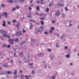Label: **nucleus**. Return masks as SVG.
<instances>
[{"instance_id": "nucleus-31", "label": "nucleus", "mask_w": 79, "mask_h": 79, "mask_svg": "<svg viewBox=\"0 0 79 79\" xmlns=\"http://www.w3.org/2000/svg\"><path fill=\"white\" fill-rule=\"evenodd\" d=\"M62 16H63V18H65V14H62Z\"/></svg>"}, {"instance_id": "nucleus-8", "label": "nucleus", "mask_w": 79, "mask_h": 79, "mask_svg": "<svg viewBox=\"0 0 79 79\" xmlns=\"http://www.w3.org/2000/svg\"><path fill=\"white\" fill-rule=\"evenodd\" d=\"M3 14H4V15H5V18H8V16H7V15H8V14L6 12H4Z\"/></svg>"}, {"instance_id": "nucleus-12", "label": "nucleus", "mask_w": 79, "mask_h": 79, "mask_svg": "<svg viewBox=\"0 0 79 79\" xmlns=\"http://www.w3.org/2000/svg\"><path fill=\"white\" fill-rule=\"evenodd\" d=\"M36 8V10L38 11H39V10H40V7H39V6H37Z\"/></svg>"}, {"instance_id": "nucleus-11", "label": "nucleus", "mask_w": 79, "mask_h": 79, "mask_svg": "<svg viewBox=\"0 0 79 79\" xmlns=\"http://www.w3.org/2000/svg\"><path fill=\"white\" fill-rule=\"evenodd\" d=\"M30 25L29 29H32V23H30Z\"/></svg>"}, {"instance_id": "nucleus-2", "label": "nucleus", "mask_w": 79, "mask_h": 79, "mask_svg": "<svg viewBox=\"0 0 79 79\" xmlns=\"http://www.w3.org/2000/svg\"><path fill=\"white\" fill-rule=\"evenodd\" d=\"M15 35L17 36H20V35H23V33L21 32V31H17L15 33Z\"/></svg>"}, {"instance_id": "nucleus-35", "label": "nucleus", "mask_w": 79, "mask_h": 79, "mask_svg": "<svg viewBox=\"0 0 79 79\" xmlns=\"http://www.w3.org/2000/svg\"><path fill=\"white\" fill-rule=\"evenodd\" d=\"M48 52H52V49H48Z\"/></svg>"}, {"instance_id": "nucleus-37", "label": "nucleus", "mask_w": 79, "mask_h": 79, "mask_svg": "<svg viewBox=\"0 0 79 79\" xmlns=\"http://www.w3.org/2000/svg\"><path fill=\"white\" fill-rule=\"evenodd\" d=\"M36 15H37L38 16H39L40 15V14H39L38 12H36Z\"/></svg>"}, {"instance_id": "nucleus-29", "label": "nucleus", "mask_w": 79, "mask_h": 79, "mask_svg": "<svg viewBox=\"0 0 79 79\" xmlns=\"http://www.w3.org/2000/svg\"><path fill=\"white\" fill-rule=\"evenodd\" d=\"M7 47L8 48H10V47H11V45H10V44H9L7 46Z\"/></svg>"}, {"instance_id": "nucleus-48", "label": "nucleus", "mask_w": 79, "mask_h": 79, "mask_svg": "<svg viewBox=\"0 0 79 79\" xmlns=\"http://www.w3.org/2000/svg\"><path fill=\"white\" fill-rule=\"evenodd\" d=\"M35 73V72H34V71H33L31 73L32 74H34Z\"/></svg>"}, {"instance_id": "nucleus-34", "label": "nucleus", "mask_w": 79, "mask_h": 79, "mask_svg": "<svg viewBox=\"0 0 79 79\" xmlns=\"http://www.w3.org/2000/svg\"><path fill=\"white\" fill-rule=\"evenodd\" d=\"M52 24H54L55 23V21L52 20Z\"/></svg>"}, {"instance_id": "nucleus-33", "label": "nucleus", "mask_w": 79, "mask_h": 79, "mask_svg": "<svg viewBox=\"0 0 79 79\" xmlns=\"http://www.w3.org/2000/svg\"><path fill=\"white\" fill-rule=\"evenodd\" d=\"M40 16H43L44 15V14L43 13H41L40 14Z\"/></svg>"}, {"instance_id": "nucleus-55", "label": "nucleus", "mask_w": 79, "mask_h": 79, "mask_svg": "<svg viewBox=\"0 0 79 79\" xmlns=\"http://www.w3.org/2000/svg\"><path fill=\"white\" fill-rule=\"evenodd\" d=\"M57 36H59V37H60V34H58L56 35Z\"/></svg>"}, {"instance_id": "nucleus-42", "label": "nucleus", "mask_w": 79, "mask_h": 79, "mask_svg": "<svg viewBox=\"0 0 79 79\" xmlns=\"http://www.w3.org/2000/svg\"><path fill=\"white\" fill-rule=\"evenodd\" d=\"M65 10H66L67 11H68V9L67 8V7H65Z\"/></svg>"}, {"instance_id": "nucleus-10", "label": "nucleus", "mask_w": 79, "mask_h": 79, "mask_svg": "<svg viewBox=\"0 0 79 79\" xmlns=\"http://www.w3.org/2000/svg\"><path fill=\"white\" fill-rule=\"evenodd\" d=\"M38 55L39 56H40L41 55H42V56H44V54L42 53H39Z\"/></svg>"}, {"instance_id": "nucleus-25", "label": "nucleus", "mask_w": 79, "mask_h": 79, "mask_svg": "<svg viewBox=\"0 0 79 79\" xmlns=\"http://www.w3.org/2000/svg\"><path fill=\"white\" fill-rule=\"evenodd\" d=\"M15 10H16V8H14L12 9V11H15Z\"/></svg>"}, {"instance_id": "nucleus-64", "label": "nucleus", "mask_w": 79, "mask_h": 79, "mask_svg": "<svg viewBox=\"0 0 79 79\" xmlns=\"http://www.w3.org/2000/svg\"><path fill=\"white\" fill-rule=\"evenodd\" d=\"M44 16H47V14H46L45 15H44Z\"/></svg>"}, {"instance_id": "nucleus-7", "label": "nucleus", "mask_w": 79, "mask_h": 79, "mask_svg": "<svg viewBox=\"0 0 79 79\" xmlns=\"http://www.w3.org/2000/svg\"><path fill=\"white\" fill-rule=\"evenodd\" d=\"M2 22L3 23H2L3 26H6V21H2Z\"/></svg>"}, {"instance_id": "nucleus-62", "label": "nucleus", "mask_w": 79, "mask_h": 79, "mask_svg": "<svg viewBox=\"0 0 79 79\" xmlns=\"http://www.w3.org/2000/svg\"><path fill=\"white\" fill-rule=\"evenodd\" d=\"M70 65H73V63H70Z\"/></svg>"}, {"instance_id": "nucleus-13", "label": "nucleus", "mask_w": 79, "mask_h": 79, "mask_svg": "<svg viewBox=\"0 0 79 79\" xmlns=\"http://www.w3.org/2000/svg\"><path fill=\"white\" fill-rule=\"evenodd\" d=\"M14 40L15 42H17L18 41V40H19V39H18V38H15L14 39Z\"/></svg>"}, {"instance_id": "nucleus-38", "label": "nucleus", "mask_w": 79, "mask_h": 79, "mask_svg": "<svg viewBox=\"0 0 79 79\" xmlns=\"http://www.w3.org/2000/svg\"><path fill=\"white\" fill-rule=\"evenodd\" d=\"M13 23H15V22H17L16 20V19H14L13 20Z\"/></svg>"}, {"instance_id": "nucleus-14", "label": "nucleus", "mask_w": 79, "mask_h": 79, "mask_svg": "<svg viewBox=\"0 0 79 79\" xmlns=\"http://www.w3.org/2000/svg\"><path fill=\"white\" fill-rule=\"evenodd\" d=\"M27 17L28 18H31V17H32V15H30L29 14H27Z\"/></svg>"}, {"instance_id": "nucleus-57", "label": "nucleus", "mask_w": 79, "mask_h": 79, "mask_svg": "<svg viewBox=\"0 0 79 79\" xmlns=\"http://www.w3.org/2000/svg\"><path fill=\"white\" fill-rule=\"evenodd\" d=\"M47 65H45V66L44 68H47Z\"/></svg>"}, {"instance_id": "nucleus-4", "label": "nucleus", "mask_w": 79, "mask_h": 79, "mask_svg": "<svg viewBox=\"0 0 79 79\" xmlns=\"http://www.w3.org/2000/svg\"><path fill=\"white\" fill-rule=\"evenodd\" d=\"M8 41H10L9 42V44H14V40L12 39H11L10 40H8Z\"/></svg>"}, {"instance_id": "nucleus-22", "label": "nucleus", "mask_w": 79, "mask_h": 79, "mask_svg": "<svg viewBox=\"0 0 79 79\" xmlns=\"http://www.w3.org/2000/svg\"><path fill=\"white\" fill-rule=\"evenodd\" d=\"M8 2H9L10 3H13V0H8Z\"/></svg>"}, {"instance_id": "nucleus-51", "label": "nucleus", "mask_w": 79, "mask_h": 79, "mask_svg": "<svg viewBox=\"0 0 79 79\" xmlns=\"http://www.w3.org/2000/svg\"><path fill=\"white\" fill-rule=\"evenodd\" d=\"M24 0H20L19 2H24Z\"/></svg>"}, {"instance_id": "nucleus-45", "label": "nucleus", "mask_w": 79, "mask_h": 79, "mask_svg": "<svg viewBox=\"0 0 79 79\" xmlns=\"http://www.w3.org/2000/svg\"><path fill=\"white\" fill-rule=\"evenodd\" d=\"M29 10H30V11H31V10H32V8H31V7H29Z\"/></svg>"}, {"instance_id": "nucleus-40", "label": "nucleus", "mask_w": 79, "mask_h": 79, "mask_svg": "<svg viewBox=\"0 0 79 79\" xmlns=\"http://www.w3.org/2000/svg\"><path fill=\"white\" fill-rule=\"evenodd\" d=\"M69 25L68 26V27H70V26H73V25L71 23H69Z\"/></svg>"}, {"instance_id": "nucleus-1", "label": "nucleus", "mask_w": 79, "mask_h": 79, "mask_svg": "<svg viewBox=\"0 0 79 79\" xmlns=\"http://www.w3.org/2000/svg\"><path fill=\"white\" fill-rule=\"evenodd\" d=\"M0 32H1V33L2 34V33H4V34H3V35H4V36H5L6 37H7V38H8V39H10V36L6 35L5 34H7V32H6V31H5V30H0Z\"/></svg>"}, {"instance_id": "nucleus-16", "label": "nucleus", "mask_w": 79, "mask_h": 79, "mask_svg": "<svg viewBox=\"0 0 79 79\" xmlns=\"http://www.w3.org/2000/svg\"><path fill=\"white\" fill-rule=\"evenodd\" d=\"M45 17H43L42 18H40V20H45Z\"/></svg>"}, {"instance_id": "nucleus-61", "label": "nucleus", "mask_w": 79, "mask_h": 79, "mask_svg": "<svg viewBox=\"0 0 79 79\" xmlns=\"http://www.w3.org/2000/svg\"><path fill=\"white\" fill-rule=\"evenodd\" d=\"M69 23H71V22H72V21H71V20H69Z\"/></svg>"}, {"instance_id": "nucleus-56", "label": "nucleus", "mask_w": 79, "mask_h": 79, "mask_svg": "<svg viewBox=\"0 0 79 79\" xmlns=\"http://www.w3.org/2000/svg\"><path fill=\"white\" fill-rule=\"evenodd\" d=\"M32 2H33V1H32V0H31L30 1V3H32Z\"/></svg>"}, {"instance_id": "nucleus-30", "label": "nucleus", "mask_w": 79, "mask_h": 79, "mask_svg": "<svg viewBox=\"0 0 79 79\" xmlns=\"http://www.w3.org/2000/svg\"><path fill=\"white\" fill-rule=\"evenodd\" d=\"M56 47H57V48H59V47H60V46L58 45V44H56Z\"/></svg>"}, {"instance_id": "nucleus-50", "label": "nucleus", "mask_w": 79, "mask_h": 79, "mask_svg": "<svg viewBox=\"0 0 79 79\" xmlns=\"http://www.w3.org/2000/svg\"><path fill=\"white\" fill-rule=\"evenodd\" d=\"M60 39H63V36H61L60 37Z\"/></svg>"}, {"instance_id": "nucleus-20", "label": "nucleus", "mask_w": 79, "mask_h": 79, "mask_svg": "<svg viewBox=\"0 0 79 79\" xmlns=\"http://www.w3.org/2000/svg\"><path fill=\"white\" fill-rule=\"evenodd\" d=\"M13 77L14 79H17V77H18V76H14Z\"/></svg>"}, {"instance_id": "nucleus-23", "label": "nucleus", "mask_w": 79, "mask_h": 79, "mask_svg": "<svg viewBox=\"0 0 79 79\" xmlns=\"http://www.w3.org/2000/svg\"><path fill=\"white\" fill-rule=\"evenodd\" d=\"M40 22L41 23L42 25H44V22L42 21H40Z\"/></svg>"}, {"instance_id": "nucleus-43", "label": "nucleus", "mask_w": 79, "mask_h": 79, "mask_svg": "<svg viewBox=\"0 0 79 79\" xmlns=\"http://www.w3.org/2000/svg\"><path fill=\"white\" fill-rule=\"evenodd\" d=\"M23 52H20V56H21V55H23Z\"/></svg>"}, {"instance_id": "nucleus-15", "label": "nucleus", "mask_w": 79, "mask_h": 79, "mask_svg": "<svg viewBox=\"0 0 79 79\" xmlns=\"http://www.w3.org/2000/svg\"><path fill=\"white\" fill-rule=\"evenodd\" d=\"M46 11L47 13H48L49 11V8H47L46 9Z\"/></svg>"}, {"instance_id": "nucleus-9", "label": "nucleus", "mask_w": 79, "mask_h": 79, "mask_svg": "<svg viewBox=\"0 0 79 79\" xmlns=\"http://www.w3.org/2000/svg\"><path fill=\"white\" fill-rule=\"evenodd\" d=\"M6 73H6V74H11V72L10 71H6Z\"/></svg>"}, {"instance_id": "nucleus-59", "label": "nucleus", "mask_w": 79, "mask_h": 79, "mask_svg": "<svg viewBox=\"0 0 79 79\" xmlns=\"http://www.w3.org/2000/svg\"><path fill=\"white\" fill-rule=\"evenodd\" d=\"M29 21H33V20H32L30 19Z\"/></svg>"}, {"instance_id": "nucleus-5", "label": "nucleus", "mask_w": 79, "mask_h": 79, "mask_svg": "<svg viewBox=\"0 0 79 79\" xmlns=\"http://www.w3.org/2000/svg\"><path fill=\"white\" fill-rule=\"evenodd\" d=\"M60 11H56V13L55 14V15L56 16H60Z\"/></svg>"}, {"instance_id": "nucleus-49", "label": "nucleus", "mask_w": 79, "mask_h": 79, "mask_svg": "<svg viewBox=\"0 0 79 79\" xmlns=\"http://www.w3.org/2000/svg\"><path fill=\"white\" fill-rule=\"evenodd\" d=\"M37 31L39 32H40V33H41V31L40 30H37Z\"/></svg>"}, {"instance_id": "nucleus-21", "label": "nucleus", "mask_w": 79, "mask_h": 79, "mask_svg": "<svg viewBox=\"0 0 79 79\" xmlns=\"http://www.w3.org/2000/svg\"><path fill=\"white\" fill-rule=\"evenodd\" d=\"M20 76H21V78H24V76L21 74L20 75Z\"/></svg>"}, {"instance_id": "nucleus-52", "label": "nucleus", "mask_w": 79, "mask_h": 79, "mask_svg": "<svg viewBox=\"0 0 79 79\" xmlns=\"http://www.w3.org/2000/svg\"><path fill=\"white\" fill-rule=\"evenodd\" d=\"M42 2H43V0H41V5H42V4H43Z\"/></svg>"}, {"instance_id": "nucleus-54", "label": "nucleus", "mask_w": 79, "mask_h": 79, "mask_svg": "<svg viewBox=\"0 0 79 79\" xmlns=\"http://www.w3.org/2000/svg\"><path fill=\"white\" fill-rule=\"evenodd\" d=\"M16 53H14V56H16Z\"/></svg>"}, {"instance_id": "nucleus-39", "label": "nucleus", "mask_w": 79, "mask_h": 79, "mask_svg": "<svg viewBox=\"0 0 79 79\" xmlns=\"http://www.w3.org/2000/svg\"><path fill=\"white\" fill-rule=\"evenodd\" d=\"M19 73H23V71L21 70H20Z\"/></svg>"}, {"instance_id": "nucleus-63", "label": "nucleus", "mask_w": 79, "mask_h": 79, "mask_svg": "<svg viewBox=\"0 0 79 79\" xmlns=\"http://www.w3.org/2000/svg\"><path fill=\"white\" fill-rule=\"evenodd\" d=\"M49 6H50V7H52V6H51V4L50 3L49 4Z\"/></svg>"}, {"instance_id": "nucleus-44", "label": "nucleus", "mask_w": 79, "mask_h": 79, "mask_svg": "<svg viewBox=\"0 0 79 79\" xmlns=\"http://www.w3.org/2000/svg\"><path fill=\"white\" fill-rule=\"evenodd\" d=\"M23 32L24 33L26 32V31L25 30H24V29H23Z\"/></svg>"}, {"instance_id": "nucleus-28", "label": "nucleus", "mask_w": 79, "mask_h": 79, "mask_svg": "<svg viewBox=\"0 0 79 79\" xmlns=\"http://www.w3.org/2000/svg\"><path fill=\"white\" fill-rule=\"evenodd\" d=\"M7 45H6V44H4V45L3 46V47H7Z\"/></svg>"}, {"instance_id": "nucleus-41", "label": "nucleus", "mask_w": 79, "mask_h": 79, "mask_svg": "<svg viewBox=\"0 0 79 79\" xmlns=\"http://www.w3.org/2000/svg\"><path fill=\"white\" fill-rule=\"evenodd\" d=\"M19 25L17 24L16 25V27H17V28H18L19 27Z\"/></svg>"}, {"instance_id": "nucleus-46", "label": "nucleus", "mask_w": 79, "mask_h": 79, "mask_svg": "<svg viewBox=\"0 0 79 79\" xmlns=\"http://www.w3.org/2000/svg\"><path fill=\"white\" fill-rule=\"evenodd\" d=\"M64 49H65V50H66L67 49H68V47H67V46H65V47H64Z\"/></svg>"}, {"instance_id": "nucleus-26", "label": "nucleus", "mask_w": 79, "mask_h": 79, "mask_svg": "<svg viewBox=\"0 0 79 79\" xmlns=\"http://www.w3.org/2000/svg\"><path fill=\"white\" fill-rule=\"evenodd\" d=\"M28 65L29 66H32V65H33V63H30Z\"/></svg>"}, {"instance_id": "nucleus-36", "label": "nucleus", "mask_w": 79, "mask_h": 79, "mask_svg": "<svg viewBox=\"0 0 79 79\" xmlns=\"http://www.w3.org/2000/svg\"><path fill=\"white\" fill-rule=\"evenodd\" d=\"M1 5L2 6V7H3V6H6L5 5H3V4H1Z\"/></svg>"}, {"instance_id": "nucleus-19", "label": "nucleus", "mask_w": 79, "mask_h": 79, "mask_svg": "<svg viewBox=\"0 0 79 79\" xmlns=\"http://www.w3.org/2000/svg\"><path fill=\"white\" fill-rule=\"evenodd\" d=\"M65 56L67 58H68L69 57L70 55L69 54H68L66 55Z\"/></svg>"}, {"instance_id": "nucleus-47", "label": "nucleus", "mask_w": 79, "mask_h": 79, "mask_svg": "<svg viewBox=\"0 0 79 79\" xmlns=\"http://www.w3.org/2000/svg\"><path fill=\"white\" fill-rule=\"evenodd\" d=\"M8 24H11V22H8Z\"/></svg>"}, {"instance_id": "nucleus-3", "label": "nucleus", "mask_w": 79, "mask_h": 79, "mask_svg": "<svg viewBox=\"0 0 79 79\" xmlns=\"http://www.w3.org/2000/svg\"><path fill=\"white\" fill-rule=\"evenodd\" d=\"M53 30H55V28L53 27H51L50 28V29L49 31V32L50 33V34H51V33H52L53 32Z\"/></svg>"}, {"instance_id": "nucleus-32", "label": "nucleus", "mask_w": 79, "mask_h": 79, "mask_svg": "<svg viewBox=\"0 0 79 79\" xmlns=\"http://www.w3.org/2000/svg\"><path fill=\"white\" fill-rule=\"evenodd\" d=\"M44 34H48V32L47 31H45L44 32Z\"/></svg>"}, {"instance_id": "nucleus-18", "label": "nucleus", "mask_w": 79, "mask_h": 79, "mask_svg": "<svg viewBox=\"0 0 79 79\" xmlns=\"http://www.w3.org/2000/svg\"><path fill=\"white\" fill-rule=\"evenodd\" d=\"M15 72L14 73V74H17V70H15L14 71Z\"/></svg>"}, {"instance_id": "nucleus-24", "label": "nucleus", "mask_w": 79, "mask_h": 79, "mask_svg": "<svg viewBox=\"0 0 79 79\" xmlns=\"http://www.w3.org/2000/svg\"><path fill=\"white\" fill-rule=\"evenodd\" d=\"M19 6L18 5H17L16 7V9H19Z\"/></svg>"}, {"instance_id": "nucleus-6", "label": "nucleus", "mask_w": 79, "mask_h": 79, "mask_svg": "<svg viewBox=\"0 0 79 79\" xmlns=\"http://www.w3.org/2000/svg\"><path fill=\"white\" fill-rule=\"evenodd\" d=\"M64 4H60V2H58L57 4V6H64Z\"/></svg>"}, {"instance_id": "nucleus-53", "label": "nucleus", "mask_w": 79, "mask_h": 79, "mask_svg": "<svg viewBox=\"0 0 79 79\" xmlns=\"http://www.w3.org/2000/svg\"><path fill=\"white\" fill-rule=\"evenodd\" d=\"M40 2V1H37V3H39Z\"/></svg>"}, {"instance_id": "nucleus-60", "label": "nucleus", "mask_w": 79, "mask_h": 79, "mask_svg": "<svg viewBox=\"0 0 79 79\" xmlns=\"http://www.w3.org/2000/svg\"><path fill=\"white\" fill-rule=\"evenodd\" d=\"M3 15V14H1V15L0 16V18H1V17H2V16Z\"/></svg>"}, {"instance_id": "nucleus-27", "label": "nucleus", "mask_w": 79, "mask_h": 79, "mask_svg": "<svg viewBox=\"0 0 79 79\" xmlns=\"http://www.w3.org/2000/svg\"><path fill=\"white\" fill-rule=\"evenodd\" d=\"M56 77L55 76H53L52 77V79H55Z\"/></svg>"}, {"instance_id": "nucleus-17", "label": "nucleus", "mask_w": 79, "mask_h": 79, "mask_svg": "<svg viewBox=\"0 0 79 79\" xmlns=\"http://www.w3.org/2000/svg\"><path fill=\"white\" fill-rule=\"evenodd\" d=\"M3 66H4L5 68H8V67H9V65L4 64L3 65Z\"/></svg>"}, {"instance_id": "nucleus-58", "label": "nucleus", "mask_w": 79, "mask_h": 79, "mask_svg": "<svg viewBox=\"0 0 79 79\" xmlns=\"http://www.w3.org/2000/svg\"><path fill=\"white\" fill-rule=\"evenodd\" d=\"M10 63H13V60H11L10 61Z\"/></svg>"}]
</instances>
